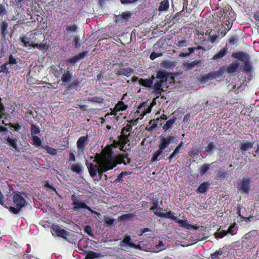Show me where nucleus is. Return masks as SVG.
I'll return each mask as SVG.
<instances>
[{"instance_id":"nucleus-1","label":"nucleus","mask_w":259,"mask_h":259,"mask_svg":"<svg viewBox=\"0 0 259 259\" xmlns=\"http://www.w3.org/2000/svg\"><path fill=\"white\" fill-rule=\"evenodd\" d=\"M96 163L87 162V166L90 176L94 178L98 172L101 175L103 172L113 169L116 165L111 155H105L97 160H94Z\"/></svg>"},{"instance_id":"nucleus-2","label":"nucleus","mask_w":259,"mask_h":259,"mask_svg":"<svg viewBox=\"0 0 259 259\" xmlns=\"http://www.w3.org/2000/svg\"><path fill=\"white\" fill-rule=\"evenodd\" d=\"M13 206L7 207L9 211L14 214H18L21 210L26 206V200L19 192L14 193L12 196Z\"/></svg>"},{"instance_id":"nucleus-3","label":"nucleus","mask_w":259,"mask_h":259,"mask_svg":"<svg viewBox=\"0 0 259 259\" xmlns=\"http://www.w3.org/2000/svg\"><path fill=\"white\" fill-rule=\"evenodd\" d=\"M154 104V103L153 102L151 104H149L148 102H144L141 103L138 107V110L137 112L135 113V116H139V114H140L139 116L141 117V119H142L147 113L151 112V109Z\"/></svg>"},{"instance_id":"nucleus-4","label":"nucleus","mask_w":259,"mask_h":259,"mask_svg":"<svg viewBox=\"0 0 259 259\" xmlns=\"http://www.w3.org/2000/svg\"><path fill=\"white\" fill-rule=\"evenodd\" d=\"M72 205H73L72 209L74 211H78L81 208H84L89 210L92 214H96L98 217L101 216V214L100 213L92 210L85 203L80 200H74V202L72 203Z\"/></svg>"},{"instance_id":"nucleus-5","label":"nucleus","mask_w":259,"mask_h":259,"mask_svg":"<svg viewBox=\"0 0 259 259\" xmlns=\"http://www.w3.org/2000/svg\"><path fill=\"white\" fill-rule=\"evenodd\" d=\"M52 234L55 237H59L64 239H67L69 236L68 232L62 229L58 225H53L52 227Z\"/></svg>"},{"instance_id":"nucleus-6","label":"nucleus","mask_w":259,"mask_h":259,"mask_svg":"<svg viewBox=\"0 0 259 259\" xmlns=\"http://www.w3.org/2000/svg\"><path fill=\"white\" fill-rule=\"evenodd\" d=\"M250 179L248 177H244L238 183L237 188L241 193H248L250 189Z\"/></svg>"},{"instance_id":"nucleus-7","label":"nucleus","mask_w":259,"mask_h":259,"mask_svg":"<svg viewBox=\"0 0 259 259\" xmlns=\"http://www.w3.org/2000/svg\"><path fill=\"white\" fill-rule=\"evenodd\" d=\"M166 86V82L163 80H155L153 86L152 88V92L158 98L163 91V89Z\"/></svg>"},{"instance_id":"nucleus-8","label":"nucleus","mask_w":259,"mask_h":259,"mask_svg":"<svg viewBox=\"0 0 259 259\" xmlns=\"http://www.w3.org/2000/svg\"><path fill=\"white\" fill-rule=\"evenodd\" d=\"M173 139L172 136L161 137L158 142V148L163 151L172 143Z\"/></svg>"},{"instance_id":"nucleus-9","label":"nucleus","mask_w":259,"mask_h":259,"mask_svg":"<svg viewBox=\"0 0 259 259\" xmlns=\"http://www.w3.org/2000/svg\"><path fill=\"white\" fill-rule=\"evenodd\" d=\"M88 136H81L78 139L76 142V146L79 152H84L85 147L88 144Z\"/></svg>"},{"instance_id":"nucleus-10","label":"nucleus","mask_w":259,"mask_h":259,"mask_svg":"<svg viewBox=\"0 0 259 259\" xmlns=\"http://www.w3.org/2000/svg\"><path fill=\"white\" fill-rule=\"evenodd\" d=\"M181 227L186 228L188 230H196L198 229L196 225L191 224L187 220H181L179 219H177L176 222Z\"/></svg>"},{"instance_id":"nucleus-11","label":"nucleus","mask_w":259,"mask_h":259,"mask_svg":"<svg viewBox=\"0 0 259 259\" xmlns=\"http://www.w3.org/2000/svg\"><path fill=\"white\" fill-rule=\"evenodd\" d=\"M127 105L125 104L122 101H119L115 106L110 115L116 116L117 112L123 111L127 108Z\"/></svg>"},{"instance_id":"nucleus-12","label":"nucleus","mask_w":259,"mask_h":259,"mask_svg":"<svg viewBox=\"0 0 259 259\" xmlns=\"http://www.w3.org/2000/svg\"><path fill=\"white\" fill-rule=\"evenodd\" d=\"M115 73L118 75H122L130 77L134 71V69L131 67L119 68L115 70Z\"/></svg>"},{"instance_id":"nucleus-13","label":"nucleus","mask_w":259,"mask_h":259,"mask_svg":"<svg viewBox=\"0 0 259 259\" xmlns=\"http://www.w3.org/2000/svg\"><path fill=\"white\" fill-rule=\"evenodd\" d=\"M239 65L240 64L237 61H233L227 66L226 71L229 74L235 73L237 72Z\"/></svg>"},{"instance_id":"nucleus-14","label":"nucleus","mask_w":259,"mask_h":259,"mask_svg":"<svg viewBox=\"0 0 259 259\" xmlns=\"http://www.w3.org/2000/svg\"><path fill=\"white\" fill-rule=\"evenodd\" d=\"M232 57L234 58H236L244 63H246L249 61L248 55L243 52H237L232 54Z\"/></svg>"},{"instance_id":"nucleus-15","label":"nucleus","mask_w":259,"mask_h":259,"mask_svg":"<svg viewBox=\"0 0 259 259\" xmlns=\"http://www.w3.org/2000/svg\"><path fill=\"white\" fill-rule=\"evenodd\" d=\"M88 53V51H85L82 53H79V54L74 56L73 57L67 60V63L74 64L78 60L81 59H83L87 55Z\"/></svg>"},{"instance_id":"nucleus-16","label":"nucleus","mask_w":259,"mask_h":259,"mask_svg":"<svg viewBox=\"0 0 259 259\" xmlns=\"http://www.w3.org/2000/svg\"><path fill=\"white\" fill-rule=\"evenodd\" d=\"M228 53V48L227 46L220 50L215 55L212 57L214 60H217L223 58Z\"/></svg>"},{"instance_id":"nucleus-17","label":"nucleus","mask_w":259,"mask_h":259,"mask_svg":"<svg viewBox=\"0 0 259 259\" xmlns=\"http://www.w3.org/2000/svg\"><path fill=\"white\" fill-rule=\"evenodd\" d=\"M71 169L73 172H76L78 175L81 174L83 171V166L79 163L71 164Z\"/></svg>"},{"instance_id":"nucleus-18","label":"nucleus","mask_w":259,"mask_h":259,"mask_svg":"<svg viewBox=\"0 0 259 259\" xmlns=\"http://www.w3.org/2000/svg\"><path fill=\"white\" fill-rule=\"evenodd\" d=\"M131 237L130 236L126 235L124 237L123 239L120 242V246L122 247H125L128 246L131 247V245L133 243L131 242Z\"/></svg>"},{"instance_id":"nucleus-19","label":"nucleus","mask_w":259,"mask_h":259,"mask_svg":"<svg viewBox=\"0 0 259 259\" xmlns=\"http://www.w3.org/2000/svg\"><path fill=\"white\" fill-rule=\"evenodd\" d=\"M150 210L153 211L154 214L158 217L161 216L162 214V209L159 206L158 203L156 202L153 203V206L150 208Z\"/></svg>"},{"instance_id":"nucleus-20","label":"nucleus","mask_w":259,"mask_h":259,"mask_svg":"<svg viewBox=\"0 0 259 259\" xmlns=\"http://www.w3.org/2000/svg\"><path fill=\"white\" fill-rule=\"evenodd\" d=\"M169 7L168 0H163L160 3L158 10L160 12L166 11L168 9Z\"/></svg>"},{"instance_id":"nucleus-21","label":"nucleus","mask_w":259,"mask_h":259,"mask_svg":"<svg viewBox=\"0 0 259 259\" xmlns=\"http://www.w3.org/2000/svg\"><path fill=\"white\" fill-rule=\"evenodd\" d=\"M8 24L6 21H3L1 24V36L2 38H5L6 35L8 33Z\"/></svg>"},{"instance_id":"nucleus-22","label":"nucleus","mask_w":259,"mask_h":259,"mask_svg":"<svg viewBox=\"0 0 259 259\" xmlns=\"http://www.w3.org/2000/svg\"><path fill=\"white\" fill-rule=\"evenodd\" d=\"M163 151L158 148V149L154 152L151 159V162H153L155 161L160 160L161 158L159 156L162 154Z\"/></svg>"},{"instance_id":"nucleus-23","label":"nucleus","mask_w":259,"mask_h":259,"mask_svg":"<svg viewBox=\"0 0 259 259\" xmlns=\"http://www.w3.org/2000/svg\"><path fill=\"white\" fill-rule=\"evenodd\" d=\"M72 78V74L69 71H65L62 76V80L64 83L69 82Z\"/></svg>"},{"instance_id":"nucleus-24","label":"nucleus","mask_w":259,"mask_h":259,"mask_svg":"<svg viewBox=\"0 0 259 259\" xmlns=\"http://www.w3.org/2000/svg\"><path fill=\"white\" fill-rule=\"evenodd\" d=\"M254 145V142H245L244 143L242 144L240 146V150L242 151H246L249 149H251L253 147Z\"/></svg>"},{"instance_id":"nucleus-25","label":"nucleus","mask_w":259,"mask_h":259,"mask_svg":"<svg viewBox=\"0 0 259 259\" xmlns=\"http://www.w3.org/2000/svg\"><path fill=\"white\" fill-rule=\"evenodd\" d=\"M209 185V184L208 182H203L198 187L197 189V191L200 193H204L207 190Z\"/></svg>"},{"instance_id":"nucleus-26","label":"nucleus","mask_w":259,"mask_h":259,"mask_svg":"<svg viewBox=\"0 0 259 259\" xmlns=\"http://www.w3.org/2000/svg\"><path fill=\"white\" fill-rule=\"evenodd\" d=\"M155 78L142 79L140 81V83L146 87H150L154 82Z\"/></svg>"},{"instance_id":"nucleus-27","label":"nucleus","mask_w":259,"mask_h":259,"mask_svg":"<svg viewBox=\"0 0 259 259\" xmlns=\"http://www.w3.org/2000/svg\"><path fill=\"white\" fill-rule=\"evenodd\" d=\"M176 121V118H174L172 119H170L166 121L165 124L163 126V130L166 132L167 130H170L171 128L174 123H175Z\"/></svg>"},{"instance_id":"nucleus-28","label":"nucleus","mask_w":259,"mask_h":259,"mask_svg":"<svg viewBox=\"0 0 259 259\" xmlns=\"http://www.w3.org/2000/svg\"><path fill=\"white\" fill-rule=\"evenodd\" d=\"M101 256V255L100 253L90 251L86 255L85 259H94L100 257Z\"/></svg>"},{"instance_id":"nucleus-29","label":"nucleus","mask_w":259,"mask_h":259,"mask_svg":"<svg viewBox=\"0 0 259 259\" xmlns=\"http://www.w3.org/2000/svg\"><path fill=\"white\" fill-rule=\"evenodd\" d=\"M161 65L164 68H172L175 67L176 63L168 60H165L162 62Z\"/></svg>"},{"instance_id":"nucleus-30","label":"nucleus","mask_w":259,"mask_h":259,"mask_svg":"<svg viewBox=\"0 0 259 259\" xmlns=\"http://www.w3.org/2000/svg\"><path fill=\"white\" fill-rule=\"evenodd\" d=\"M166 73L163 71H158L156 74V80H163L164 81H166Z\"/></svg>"},{"instance_id":"nucleus-31","label":"nucleus","mask_w":259,"mask_h":259,"mask_svg":"<svg viewBox=\"0 0 259 259\" xmlns=\"http://www.w3.org/2000/svg\"><path fill=\"white\" fill-rule=\"evenodd\" d=\"M87 100L90 102L102 103L104 102V99L101 97L94 96L88 98Z\"/></svg>"},{"instance_id":"nucleus-32","label":"nucleus","mask_w":259,"mask_h":259,"mask_svg":"<svg viewBox=\"0 0 259 259\" xmlns=\"http://www.w3.org/2000/svg\"><path fill=\"white\" fill-rule=\"evenodd\" d=\"M132 130V126H131L130 128H126L125 127H124L122 130V135L124 137V139H123V142L125 144L128 141H129V140L128 139V136H130V134L128 133L127 135H126L125 134L127 133V132H129L130 131V130Z\"/></svg>"},{"instance_id":"nucleus-33","label":"nucleus","mask_w":259,"mask_h":259,"mask_svg":"<svg viewBox=\"0 0 259 259\" xmlns=\"http://www.w3.org/2000/svg\"><path fill=\"white\" fill-rule=\"evenodd\" d=\"M41 147L45 149L47 153L51 155H55L57 153V151L56 149L49 147V146H42Z\"/></svg>"},{"instance_id":"nucleus-34","label":"nucleus","mask_w":259,"mask_h":259,"mask_svg":"<svg viewBox=\"0 0 259 259\" xmlns=\"http://www.w3.org/2000/svg\"><path fill=\"white\" fill-rule=\"evenodd\" d=\"M160 217L170 219L175 222H176L177 219V218L175 217L170 211L166 213H162Z\"/></svg>"},{"instance_id":"nucleus-35","label":"nucleus","mask_w":259,"mask_h":259,"mask_svg":"<svg viewBox=\"0 0 259 259\" xmlns=\"http://www.w3.org/2000/svg\"><path fill=\"white\" fill-rule=\"evenodd\" d=\"M8 64L5 62L4 64H2L0 67V73H3L6 74H8L10 73V71L9 70V67L8 66Z\"/></svg>"},{"instance_id":"nucleus-36","label":"nucleus","mask_w":259,"mask_h":259,"mask_svg":"<svg viewBox=\"0 0 259 259\" xmlns=\"http://www.w3.org/2000/svg\"><path fill=\"white\" fill-rule=\"evenodd\" d=\"M32 139L33 141V144L35 147H38L41 146V141L38 136L33 135L32 136Z\"/></svg>"},{"instance_id":"nucleus-37","label":"nucleus","mask_w":259,"mask_h":259,"mask_svg":"<svg viewBox=\"0 0 259 259\" xmlns=\"http://www.w3.org/2000/svg\"><path fill=\"white\" fill-rule=\"evenodd\" d=\"M20 39L25 47H29L30 45H32L30 39H29L27 36L20 37Z\"/></svg>"},{"instance_id":"nucleus-38","label":"nucleus","mask_w":259,"mask_h":259,"mask_svg":"<svg viewBox=\"0 0 259 259\" xmlns=\"http://www.w3.org/2000/svg\"><path fill=\"white\" fill-rule=\"evenodd\" d=\"M6 63L11 67L17 64L16 59L12 55L9 56L8 61Z\"/></svg>"},{"instance_id":"nucleus-39","label":"nucleus","mask_w":259,"mask_h":259,"mask_svg":"<svg viewBox=\"0 0 259 259\" xmlns=\"http://www.w3.org/2000/svg\"><path fill=\"white\" fill-rule=\"evenodd\" d=\"M77 26L76 24H73L71 25L67 26L66 30L67 33H70L75 32L77 30Z\"/></svg>"},{"instance_id":"nucleus-40","label":"nucleus","mask_w":259,"mask_h":259,"mask_svg":"<svg viewBox=\"0 0 259 259\" xmlns=\"http://www.w3.org/2000/svg\"><path fill=\"white\" fill-rule=\"evenodd\" d=\"M215 148V146L212 142H210L205 148V151L208 153L211 154L213 150Z\"/></svg>"},{"instance_id":"nucleus-41","label":"nucleus","mask_w":259,"mask_h":259,"mask_svg":"<svg viewBox=\"0 0 259 259\" xmlns=\"http://www.w3.org/2000/svg\"><path fill=\"white\" fill-rule=\"evenodd\" d=\"M7 142L13 149L15 150L17 149V145L14 139L9 137L7 139Z\"/></svg>"},{"instance_id":"nucleus-42","label":"nucleus","mask_w":259,"mask_h":259,"mask_svg":"<svg viewBox=\"0 0 259 259\" xmlns=\"http://www.w3.org/2000/svg\"><path fill=\"white\" fill-rule=\"evenodd\" d=\"M222 254L223 251L221 250H216L214 253L211 254V259H218Z\"/></svg>"},{"instance_id":"nucleus-43","label":"nucleus","mask_w":259,"mask_h":259,"mask_svg":"<svg viewBox=\"0 0 259 259\" xmlns=\"http://www.w3.org/2000/svg\"><path fill=\"white\" fill-rule=\"evenodd\" d=\"M40 133V130L38 127L35 125H32L31 127V133L32 136L38 134Z\"/></svg>"},{"instance_id":"nucleus-44","label":"nucleus","mask_w":259,"mask_h":259,"mask_svg":"<svg viewBox=\"0 0 259 259\" xmlns=\"http://www.w3.org/2000/svg\"><path fill=\"white\" fill-rule=\"evenodd\" d=\"M180 153V149L176 148L174 150V152L170 155L168 157V159L169 161H171V160L176 157V156Z\"/></svg>"},{"instance_id":"nucleus-45","label":"nucleus","mask_w":259,"mask_h":259,"mask_svg":"<svg viewBox=\"0 0 259 259\" xmlns=\"http://www.w3.org/2000/svg\"><path fill=\"white\" fill-rule=\"evenodd\" d=\"M226 23H224V24H225L226 25V27H225V30H224L223 32H221V34H222V36H224L227 31L230 30L232 27V24H230V23L229 22H227V21L226 22Z\"/></svg>"},{"instance_id":"nucleus-46","label":"nucleus","mask_w":259,"mask_h":259,"mask_svg":"<svg viewBox=\"0 0 259 259\" xmlns=\"http://www.w3.org/2000/svg\"><path fill=\"white\" fill-rule=\"evenodd\" d=\"M104 221L106 224L108 225H112L114 224L115 220L109 217H104Z\"/></svg>"},{"instance_id":"nucleus-47","label":"nucleus","mask_w":259,"mask_h":259,"mask_svg":"<svg viewBox=\"0 0 259 259\" xmlns=\"http://www.w3.org/2000/svg\"><path fill=\"white\" fill-rule=\"evenodd\" d=\"M195 49L193 47H191V48H189L188 49V51H189V53H181L180 54V56L181 57H187L189 55H190L191 54L193 53L194 51H195Z\"/></svg>"},{"instance_id":"nucleus-48","label":"nucleus","mask_w":259,"mask_h":259,"mask_svg":"<svg viewBox=\"0 0 259 259\" xmlns=\"http://www.w3.org/2000/svg\"><path fill=\"white\" fill-rule=\"evenodd\" d=\"M122 5L134 4L138 2V0H120Z\"/></svg>"},{"instance_id":"nucleus-49","label":"nucleus","mask_w":259,"mask_h":259,"mask_svg":"<svg viewBox=\"0 0 259 259\" xmlns=\"http://www.w3.org/2000/svg\"><path fill=\"white\" fill-rule=\"evenodd\" d=\"M219 35H209L208 36L209 40L211 43H214L217 41H219Z\"/></svg>"},{"instance_id":"nucleus-50","label":"nucleus","mask_w":259,"mask_h":259,"mask_svg":"<svg viewBox=\"0 0 259 259\" xmlns=\"http://www.w3.org/2000/svg\"><path fill=\"white\" fill-rule=\"evenodd\" d=\"M132 16V13L130 12H123L121 16L124 20H128Z\"/></svg>"},{"instance_id":"nucleus-51","label":"nucleus","mask_w":259,"mask_h":259,"mask_svg":"<svg viewBox=\"0 0 259 259\" xmlns=\"http://www.w3.org/2000/svg\"><path fill=\"white\" fill-rule=\"evenodd\" d=\"M40 50L43 51L45 50L46 51H48L49 50V48H50L49 45L47 44L46 42H41L40 43Z\"/></svg>"},{"instance_id":"nucleus-52","label":"nucleus","mask_w":259,"mask_h":259,"mask_svg":"<svg viewBox=\"0 0 259 259\" xmlns=\"http://www.w3.org/2000/svg\"><path fill=\"white\" fill-rule=\"evenodd\" d=\"M209 168V165L208 164H204L201 167V173L204 174Z\"/></svg>"},{"instance_id":"nucleus-53","label":"nucleus","mask_w":259,"mask_h":259,"mask_svg":"<svg viewBox=\"0 0 259 259\" xmlns=\"http://www.w3.org/2000/svg\"><path fill=\"white\" fill-rule=\"evenodd\" d=\"M245 65L243 67V70L246 72H249L251 70V65L250 63H248V61L246 63H244Z\"/></svg>"},{"instance_id":"nucleus-54","label":"nucleus","mask_w":259,"mask_h":259,"mask_svg":"<svg viewBox=\"0 0 259 259\" xmlns=\"http://www.w3.org/2000/svg\"><path fill=\"white\" fill-rule=\"evenodd\" d=\"M162 55V53L152 52L150 55V58L151 60H153L157 57H160Z\"/></svg>"},{"instance_id":"nucleus-55","label":"nucleus","mask_w":259,"mask_h":259,"mask_svg":"<svg viewBox=\"0 0 259 259\" xmlns=\"http://www.w3.org/2000/svg\"><path fill=\"white\" fill-rule=\"evenodd\" d=\"M236 224L235 223H234L233 224L231 225L229 229H228V232L227 233H229L231 235H234L235 234V233L234 232V229H235V226H236Z\"/></svg>"},{"instance_id":"nucleus-56","label":"nucleus","mask_w":259,"mask_h":259,"mask_svg":"<svg viewBox=\"0 0 259 259\" xmlns=\"http://www.w3.org/2000/svg\"><path fill=\"white\" fill-rule=\"evenodd\" d=\"M227 232L225 231H219L217 233V237L220 238H222L223 237L227 235Z\"/></svg>"},{"instance_id":"nucleus-57","label":"nucleus","mask_w":259,"mask_h":259,"mask_svg":"<svg viewBox=\"0 0 259 259\" xmlns=\"http://www.w3.org/2000/svg\"><path fill=\"white\" fill-rule=\"evenodd\" d=\"M73 43L75 48H78L80 46L79 38L78 37H75L73 39Z\"/></svg>"},{"instance_id":"nucleus-58","label":"nucleus","mask_w":259,"mask_h":259,"mask_svg":"<svg viewBox=\"0 0 259 259\" xmlns=\"http://www.w3.org/2000/svg\"><path fill=\"white\" fill-rule=\"evenodd\" d=\"M7 10L4 5L0 4V16L4 15L6 14Z\"/></svg>"},{"instance_id":"nucleus-59","label":"nucleus","mask_w":259,"mask_h":259,"mask_svg":"<svg viewBox=\"0 0 259 259\" xmlns=\"http://www.w3.org/2000/svg\"><path fill=\"white\" fill-rule=\"evenodd\" d=\"M51 71L56 77L59 76L60 74V71L56 68H52L51 69Z\"/></svg>"},{"instance_id":"nucleus-60","label":"nucleus","mask_w":259,"mask_h":259,"mask_svg":"<svg viewBox=\"0 0 259 259\" xmlns=\"http://www.w3.org/2000/svg\"><path fill=\"white\" fill-rule=\"evenodd\" d=\"M125 174V172H122L120 175H119L117 178V179L115 180V182H122L123 181V176Z\"/></svg>"},{"instance_id":"nucleus-61","label":"nucleus","mask_w":259,"mask_h":259,"mask_svg":"<svg viewBox=\"0 0 259 259\" xmlns=\"http://www.w3.org/2000/svg\"><path fill=\"white\" fill-rule=\"evenodd\" d=\"M199 61H194L192 62L189 64V66L188 67V68L189 69H192L195 66H196L197 65H198L199 64Z\"/></svg>"},{"instance_id":"nucleus-62","label":"nucleus","mask_w":259,"mask_h":259,"mask_svg":"<svg viewBox=\"0 0 259 259\" xmlns=\"http://www.w3.org/2000/svg\"><path fill=\"white\" fill-rule=\"evenodd\" d=\"M187 45V41L185 39L182 40L181 41H178V46L179 47L186 46Z\"/></svg>"},{"instance_id":"nucleus-63","label":"nucleus","mask_w":259,"mask_h":259,"mask_svg":"<svg viewBox=\"0 0 259 259\" xmlns=\"http://www.w3.org/2000/svg\"><path fill=\"white\" fill-rule=\"evenodd\" d=\"M75 157L74 154L72 152H70L69 154V161L74 162L75 161Z\"/></svg>"},{"instance_id":"nucleus-64","label":"nucleus","mask_w":259,"mask_h":259,"mask_svg":"<svg viewBox=\"0 0 259 259\" xmlns=\"http://www.w3.org/2000/svg\"><path fill=\"white\" fill-rule=\"evenodd\" d=\"M139 119H141V117L139 116L137 117L136 119H132L130 121V123L132 124L133 125H136L139 121Z\"/></svg>"}]
</instances>
